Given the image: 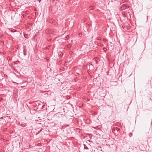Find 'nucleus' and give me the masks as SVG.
<instances>
[{"instance_id":"nucleus-12","label":"nucleus","mask_w":152,"mask_h":152,"mask_svg":"<svg viewBox=\"0 0 152 152\" xmlns=\"http://www.w3.org/2000/svg\"><path fill=\"white\" fill-rule=\"evenodd\" d=\"M96 63L97 64V61H96Z\"/></svg>"},{"instance_id":"nucleus-6","label":"nucleus","mask_w":152,"mask_h":152,"mask_svg":"<svg viewBox=\"0 0 152 152\" xmlns=\"http://www.w3.org/2000/svg\"><path fill=\"white\" fill-rule=\"evenodd\" d=\"M116 130L117 131H118L119 130H120V129L119 128H116Z\"/></svg>"},{"instance_id":"nucleus-3","label":"nucleus","mask_w":152,"mask_h":152,"mask_svg":"<svg viewBox=\"0 0 152 152\" xmlns=\"http://www.w3.org/2000/svg\"><path fill=\"white\" fill-rule=\"evenodd\" d=\"M97 39L99 40H100L101 39V38L100 37H98L97 38Z\"/></svg>"},{"instance_id":"nucleus-5","label":"nucleus","mask_w":152,"mask_h":152,"mask_svg":"<svg viewBox=\"0 0 152 152\" xmlns=\"http://www.w3.org/2000/svg\"><path fill=\"white\" fill-rule=\"evenodd\" d=\"M106 39H103V40L104 41V42H105L106 41Z\"/></svg>"},{"instance_id":"nucleus-11","label":"nucleus","mask_w":152,"mask_h":152,"mask_svg":"<svg viewBox=\"0 0 152 152\" xmlns=\"http://www.w3.org/2000/svg\"><path fill=\"white\" fill-rule=\"evenodd\" d=\"M37 0L39 1V2H40V0Z\"/></svg>"},{"instance_id":"nucleus-10","label":"nucleus","mask_w":152,"mask_h":152,"mask_svg":"<svg viewBox=\"0 0 152 152\" xmlns=\"http://www.w3.org/2000/svg\"><path fill=\"white\" fill-rule=\"evenodd\" d=\"M127 8V7H125V8H124V9H126Z\"/></svg>"},{"instance_id":"nucleus-8","label":"nucleus","mask_w":152,"mask_h":152,"mask_svg":"<svg viewBox=\"0 0 152 152\" xmlns=\"http://www.w3.org/2000/svg\"><path fill=\"white\" fill-rule=\"evenodd\" d=\"M101 44H101V43H98V45H101Z\"/></svg>"},{"instance_id":"nucleus-9","label":"nucleus","mask_w":152,"mask_h":152,"mask_svg":"<svg viewBox=\"0 0 152 152\" xmlns=\"http://www.w3.org/2000/svg\"><path fill=\"white\" fill-rule=\"evenodd\" d=\"M15 47H16V48H18V46H15Z\"/></svg>"},{"instance_id":"nucleus-14","label":"nucleus","mask_w":152,"mask_h":152,"mask_svg":"<svg viewBox=\"0 0 152 152\" xmlns=\"http://www.w3.org/2000/svg\"><path fill=\"white\" fill-rule=\"evenodd\" d=\"M150 83H151V81H150Z\"/></svg>"},{"instance_id":"nucleus-4","label":"nucleus","mask_w":152,"mask_h":152,"mask_svg":"<svg viewBox=\"0 0 152 152\" xmlns=\"http://www.w3.org/2000/svg\"><path fill=\"white\" fill-rule=\"evenodd\" d=\"M90 9L91 10H93L94 9V7L92 6H91L90 7Z\"/></svg>"},{"instance_id":"nucleus-2","label":"nucleus","mask_w":152,"mask_h":152,"mask_svg":"<svg viewBox=\"0 0 152 152\" xmlns=\"http://www.w3.org/2000/svg\"><path fill=\"white\" fill-rule=\"evenodd\" d=\"M84 149H88V148L84 144Z\"/></svg>"},{"instance_id":"nucleus-1","label":"nucleus","mask_w":152,"mask_h":152,"mask_svg":"<svg viewBox=\"0 0 152 152\" xmlns=\"http://www.w3.org/2000/svg\"><path fill=\"white\" fill-rule=\"evenodd\" d=\"M23 52L24 55L25 56H26V50H25L24 49L23 50Z\"/></svg>"},{"instance_id":"nucleus-13","label":"nucleus","mask_w":152,"mask_h":152,"mask_svg":"<svg viewBox=\"0 0 152 152\" xmlns=\"http://www.w3.org/2000/svg\"><path fill=\"white\" fill-rule=\"evenodd\" d=\"M38 133H36V135H37V134H38Z\"/></svg>"},{"instance_id":"nucleus-7","label":"nucleus","mask_w":152,"mask_h":152,"mask_svg":"<svg viewBox=\"0 0 152 152\" xmlns=\"http://www.w3.org/2000/svg\"><path fill=\"white\" fill-rule=\"evenodd\" d=\"M71 45H68V48H69V47H71Z\"/></svg>"}]
</instances>
